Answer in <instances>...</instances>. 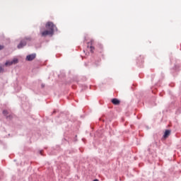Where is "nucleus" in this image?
Returning <instances> with one entry per match:
<instances>
[{"instance_id": "obj_1", "label": "nucleus", "mask_w": 181, "mask_h": 181, "mask_svg": "<svg viewBox=\"0 0 181 181\" xmlns=\"http://www.w3.org/2000/svg\"><path fill=\"white\" fill-rule=\"evenodd\" d=\"M45 28L48 29V30H45L41 32L42 36H47V35H53L54 33V30H57V28L56 25L53 24L52 22L47 23Z\"/></svg>"}, {"instance_id": "obj_2", "label": "nucleus", "mask_w": 181, "mask_h": 181, "mask_svg": "<svg viewBox=\"0 0 181 181\" xmlns=\"http://www.w3.org/2000/svg\"><path fill=\"white\" fill-rule=\"evenodd\" d=\"M35 58H36V54H31L26 57V60L28 62H32V60H34V59Z\"/></svg>"}, {"instance_id": "obj_3", "label": "nucleus", "mask_w": 181, "mask_h": 181, "mask_svg": "<svg viewBox=\"0 0 181 181\" xmlns=\"http://www.w3.org/2000/svg\"><path fill=\"white\" fill-rule=\"evenodd\" d=\"M24 46H26V41H25V40L21 41L18 45V49H22V47H24Z\"/></svg>"}, {"instance_id": "obj_4", "label": "nucleus", "mask_w": 181, "mask_h": 181, "mask_svg": "<svg viewBox=\"0 0 181 181\" xmlns=\"http://www.w3.org/2000/svg\"><path fill=\"white\" fill-rule=\"evenodd\" d=\"M112 104H114L115 105H118V104H119V101L118 100V99L117 98H114L112 100Z\"/></svg>"}, {"instance_id": "obj_5", "label": "nucleus", "mask_w": 181, "mask_h": 181, "mask_svg": "<svg viewBox=\"0 0 181 181\" xmlns=\"http://www.w3.org/2000/svg\"><path fill=\"white\" fill-rule=\"evenodd\" d=\"M169 135H170V130H166L165 132V134L163 135V138H168V136H169Z\"/></svg>"}, {"instance_id": "obj_6", "label": "nucleus", "mask_w": 181, "mask_h": 181, "mask_svg": "<svg viewBox=\"0 0 181 181\" xmlns=\"http://www.w3.org/2000/svg\"><path fill=\"white\" fill-rule=\"evenodd\" d=\"M88 47L90 48V52L91 53H93L94 52V47H93L92 45H90V43L88 44Z\"/></svg>"}, {"instance_id": "obj_7", "label": "nucleus", "mask_w": 181, "mask_h": 181, "mask_svg": "<svg viewBox=\"0 0 181 181\" xmlns=\"http://www.w3.org/2000/svg\"><path fill=\"white\" fill-rule=\"evenodd\" d=\"M12 61H7L6 63H5V66H12Z\"/></svg>"}, {"instance_id": "obj_8", "label": "nucleus", "mask_w": 181, "mask_h": 181, "mask_svg": "<svg viewBox=\"0 0 181 181\" xmlns=\"http://www.w3.org/2000/svg\"><path fill=\"white\" fill-rule=\"evenodd\" d=\"M11 62H12L13 64H16V63H18V59H13L11 61Z\"/></svg>"}, {"instance_id": "obj_9", "label": "nucleus", "mask_w": 181, "mask_h": 181, "mask_svg": "<svg viewBox=\"0 0 181 181\" xmlns=\"http://www.w3.org/2000/svg\"><path fill=\"white\" fill-rule=\"evenodd\" d=\"M3 114H4V115H8V111L7 110H4Z\"/></svg>"}, {"instance_id": "obj_10", "label": "nucleus", "mask_w": 181, "mask_h": 181, "mask_svg": "<svg viewBox=\"0 0 181 181\" xmlns=\"http://www.w3.org/2000/svg\"><path fill=\"white\" fill-rule=\"evenodd\" d=\"M2 71H4V69H2L1 66H0V73H2Z\"/></svg>"}, {"instance_id": "obj_11", "label": "nucleus", "mask_w": 181, "mask_h": 181, "mask_svg": "<svg viewBox=\"0 0 181 181\" xmlns=\"http://www.w3.org/2000/svg\"><path fill=\"white\" fill-rule=\"evenodd\" d=\"M4 49V45H0V50H2Z\"/></svg>"}, {"instance_id": "obj_12", "label": "nucleus", "mask_w": 181, "mask_h": 181, "mask_svg": "<svg viewBox=\"0 0 181 181\" xmlns=\"http://www.w3.org/2000/svg\"><path fill=\"white\" fill-rule=\"evenodd\" d=\"M40 154L42 155V151H40Z\"/></svg>"}]
</instances>
